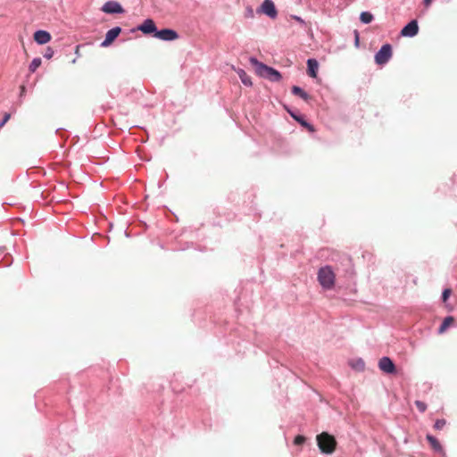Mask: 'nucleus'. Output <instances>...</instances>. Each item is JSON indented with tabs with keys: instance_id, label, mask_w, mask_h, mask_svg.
Instances as JSON below:
<instances>
[{
	"instance_id": "nucleus-1",
	"label": "nucleus",
	"mask_w": 457,
	"mask_h": 457,
	"mask_svg": "<svg viewBox=\"0 0 457 457\" xmlns=\"http://www.w3.org/2000/svg\"><path fill=\"white\" fill-rule=\"evenodd\" d=\"M250 62L256 68V72L271 81H278L281 79V74L275 69L269 67L260 62L256 58H250Z\"/></svg>"
},
{
	"instance_id": "nucleus-2",
	"label": "nucleus",
	"mask_w": 457,
	"mask_h": 457,
	"mask_svg": "<svg viewBox=\"0 0 457 457\" xmlns=\"http://www.w3.org/2000/svg\"><path fill=\"white\" fill-rule=\"evenodd\" d=\"M316 439L318 446L322 453L331 454L335 452L337 443L332 435L327 432H322L317 436Z\"/></svg>"
},
{
	"instance_id": "nucleus-3",
	"label": "nucleus",
	"mask_w": 457,
	"mask_h": 457,
	"mask_svg": "<svg viewBox=\"0 0 457 457\" xmlns=\"http://www.w3.org/2000/svg\"><path fill=\"white\" fill-rule=\"evenodd\" d=\"M336 275L330 266H325L318 271V281L325 289H331L335 285Z\"/></svg>"
},
{
	"instance_id": "nucleus-4",
	"label": "nucleus",
	"mask_w": 457,
	"mask_h": 457,
	"mask_svg": "<svg viewBox=\"0 0 457 457\" xmlns=\"http://www.w3.org/2000/svg\"><path fill=\"white\" fill-rule=\"evenodd\" d=\"M393 50L390 44H385L379 49V51L375 54V62L378 65L386 64L392 57Z\"/></svg>"
},
{
	"instance_id": "nucleus-5",
	"label": "nucleus",
	"mask_w": 457,
	"mask_h": 457,
	"mask_svg": "<svg viewBox=\"0 0 457 457\" xmlns=\"http://www.w3.org/2000/svg\"><path fill=\"white\" fill-rule=\"evenodd\" d=\"M154 37L163 41H173L179 38V34L171 29H163L157 30Z\"/></svg>"
},
{
	"instance_id": "nucleus-6",
	"label": "nucleus",
	"mask_w": 457,
	"mask_h": 457,
	"mask_svg": "<svg viewBox=\"0 0 457 457\" xmlns=\"http://www.w3.org/2000/svg\"><path fill=\"white\" fill-rule=\"evenodd\" d=\"M101 10L105 13H123L124 9L122 6L115 1H108L106 2L101 8Z\"/></svg>"
},
{
	"instance_id": "nucleus-7",
	"label": "nucleus",
	"mask_w": 457,
	"mask_h": 457,
	"mask_svg": "<svg viewBox=\"0 0 457 457\" xmlns=\"http://www.w3.org/2000/svg\"><path fill=\"white\" fill-rule=\"evenodd\" d=\"M261 12L274 19L278 15L277 9L271 0H264L261 5Z\"/></svg>"
},
{
	"instance_id": "nucleus-8",
	"label": "nucleus",
	"mask_w": 457,
	"mask_h": 457,
	"mask_svg": "<svg viewBox=\"0 0 457 457\" xmlns=\"http://www.w3.org/2000/svg\"><path fill=\"white\" fill-rule=\"evenodd\" d=\"M419 32V26L417 21L413 20L409 22L401 30V35L403 37H414Z\"/></svg>"
},
{
	"instance_id": "nucleus-9",
	"label": "nucleus",
	"mask_w": 457,
	"mask_h": 457,
	"mask_svg": "<svg viewBox=\"0 0 457 457\" xmlns=\"http://www.w3.org/2000/svg\"><path fill=\"white\" fill-rule=\"evenodd\" d=\"M379 369L387 374H392L395 371V366L392 360L388 357H383L378 361Z\"/></svg>"
},
{
	"instance_id": "nucleus-10",
	"label": "nucleus",
	"mask_w": 457,
	"mask_h": 457,
	"mask_svg": "<svg viewBox=\"0 0 457 457\" xmlns=\"http://www.w3.org/2000/svg\"><path fill=\"white\" fill-rule=\"evenodd\" d=\"M121 29L120 27H115L107 31L105 35V39L102 42L101 46L106 47L110 46L120 35Z\"/></svg>"
},
{
	"instance_id": "nucleus-11",
	"label": "nucleus",
	"mask_w": 457,
	"mask_h": 457,
	"mask_svg": "<svg viewBox=\"0 0 457 457\" xmlns=\"http://www.w3.org/2000/svg\"><path fill=\"white\" fill-rule=\"evenodd\" d=\"M137 29L144 34H151L157 31L155 23L152 19H146L144 21V22Z\"/></svg>"
},
{
	"instance_id": "nucleus-12",
	"label": "nucleus",
	"mask_w": 457,
	"mask_h": 457,
	"mask_svg": "<svg viewBox=\"0 0 457 457\" xmlns=\"http://www.w3.org/2000/svg\"><path fill=\"white\" fill-rule=\"evenodd\" d=\"M51 38L50 33L46 30H37L34 33V40L39 45L48 43Z\"/></svg>"
},
{
	"instance_id": "nucleus-13",
	"label": "nucleus",
	"mask_w": 457,
	"mask_h": 457,
	"mask_svg": "<svg viewBox=\"0 0 457 457\" xmlns=\"http://www.w3.org/2000/svg\"><path fill=\"white\" fill-rule=\"evenodd\" d=\"M319 63L315 59H309L307 61V73L312 78L317 77Z\"/></svg>"
},
{
	"instance_id": "nucleus-14",
	"label": "nucleus",
	"mask_w": 457,
	"mask_h": 457,
	"mask_svg": "<svg viewBox=\"0 0 457 457\" xmlns=\"http://www.w3.org/2000/svg\"><path fill=\"white\" fill-rule=\"evenodd\" d=\"M454 322V319L452 316H448L445 318L442 324L440 325L438 328V332L440 334L444 333L450 326H452Z\"/></svg>"
},
{
	"instance_id": "nucleus-15",
	"label": "nucleus",
	"mask_w": 457,
	"mask_h": 457,
	"mask_svg": "<svg viewBox=\"0 0 457 457\" xmlns=\"http://www.w3.org/2000/svg\"><path fill=\"white\" fill-rule=\"evenodd\" d=\"M427 440L428 441V443L430 444L431 447L435 451H436V452H441L442 451V446H441L440 443L438 442V440L436 437H434L431 435H427Z\"/></svg>"
},
{
	"instance_id": "nucleus-16",
	"label": "nucleus",
	"mask_w": 457,
	"mask_h": 457,
	"mask_svg": "<svg viewBox=\"0 0 457 457\" xmlns=\"http://www.w3.org/2000/svg\"><path fill=\"white\" fill-rule=\"evenodd\" d=\"M237 74L242 81V83L245 86H251L252 85V80H251V78L247 75V73L242 70V69H239L237 71Z\"/></svg>"
},
{
	"instance_id": "nucleus-17",
	"label": "nucleus",
	"mask_w": 457,
	"mask_h": 457,
	"mask_svg": "<svg viewBox=\"0 0 457 457\" xmlns=\"http://www.w3.org/2000/svg\"><path fill=\"white\" fill-rule=\"evenodd\" d=\"M292 93L295 96H300L301 98H303L305 101H308L310 99L309 95L297 86H294L292 87Z\"/></svg>"
},
{
	"instance_id": "nucleus-18",
	"label": "nucleus",
	"mask_w": 457,
	"mask_h": 457,
	"mask_svg": "<svg viewBox=\"0 0 457 457\" xmlns=\"http://www.w3.org/2000/svg\"><path fill=\"white\" fill-rule=\"evenodd\" d=\"M360 20L361 22L368 24L370 23L373 20V15L368 12H362L360 15Z\"/></svg>"
},
{
	"instance_id": "nucleus-19",
	"label": "nucleus",
	"mask_w": 457,
	"mask_h": 457,
	"mask_svg": "<svg viewBox=\"0 0 457 457\" xmlns=\"http://www.w3.org/2000/svg\"><path fill=\"white\" fill-rule=\"evenodd\" d=\"M42 62L40 58H34L29 66L30 72H35L36 70L41 65Z\"/></svg>"
},
{
	"instance_id": "nucleus-20",
	"label": "nucleus",
	"mask_w": 457,
	"mask_h": 457,
	"mask_svg": "<svg viewBox=\"0 0 457 457\" xmlns=\"http://www.w3.org/2000/svg\"><path fill=\"white\" fill-rule=\"evenodd\" d=\"M293 118L297 120L302 126L307 128L310 131H314V128L309 124L308 122H306L304 120H303L302 118H299V117H296L295 115H292Z\"/></svg>"
},
{
	"instance_id": "nucleus-21",
	"label": "nucleus",
	"mask_w": 457,
	"mask_h": 457,
	"mask_svg": "<svg viewBox=\"0 0 457 457\" xmlns=\"http://www.w3.org/2000/svg\"><path fill=\"white\" fill-rule=\"evenodd\" d=\"M415 405L420 412H425L427 410V404L422 401H415Z\"/></svg>"
},
{
	"instance_id": "nucleus-22",
	"label": "nucleus",
	"mask_w": 457,
	"mask_h": 457,
	"mask_svg": "<svg viewBox=\"0 0 457 457\" xmlns=\"http://www.w3.org/2000/svg\"><path fill=\"white\" fill-rule=\"evenodd\" d=\"M446 424V421L445 420L442 419V420H437L436 422H435V425H434V428L436 429H442Z\"/></svg>"
},
{
	"instance_id": "nucleus-23",
	"label": "nucleus",
	"mask_w": 457,
	"mask_h": 457,
	"mask_svg": "<svg viewBox=\"0 0 457 457\" xmlns=\"http://www.w3.org/2000/svg\"><path fill=\"white\" fill-rule=\"evenodd\" d=\"M451 294H452V290L450 288L445 289L442 294L443 302H446L448 300V298L450 297Z\"/></svg>"
},
{
	"instance_id": "nucleus-24",
	"label": "nucleus",
	"mask_w": 457,
	"mask_h": 457,
	"mask_svg": "<svg viewBox=\"0 0 457 457\" xmlns=\"http://www.w3.org/2000/svg\"><path fill=\"white\" fill-rule=\"evenodd\" d=\"M304 442H305V437L303 436H300V435L296 436L294 440V444L296 445H303Z\"/></svg>"
},
{
	"instance_id": "nucleus-25",
	"label": "nucleus",
	"mask_w": 457,
	"mask_h": 457,
	"mask_svg": "<svg viewBox=\"0 0 457 457\" xmlns=\"http://www.w3.org/2000/svg\"><path fill=\"white\" fill-rule=\"evenodd\" d=\"M54 55V50L51 47H47L44 54V57L46 59H51Z\"/></svg>"
},
{
	"instance_id": "nucleus-26",
	"label": "nucleus",
	"mask_w": 457,
	"mask_h": 457,
	"mask_svg": "<svg viewBox=\"0 0 457 457\" xmlns=\"http://www.w3.org/2000/svg\"><path fill=\"white\" fill-rule=\"evenodd\" d=\"M11 114L4 113L3 120L0 122V128L4 127V124L10 120Z\"/></svg>"
},
{
	"instance_id": "nucleus-27",
	"label": "nucleus",
	"mask_w": 457,
	"mask_h": 457,
	"mask_svg": "<svg viewBox=\"0 0 457 457\" xmlns=\"http://www.w3.org/2000/svg\"><path fill=\"white\" fill-rule=\"evenodd\" d=\"M355 44H356V46H358V44H359V35L357 32H355Z\"/></svg>"
},
{
	"instance_id": "nucleus-28",
	"label": "nucleus",
	"mask_w": 457,
	"mask_h": 457,
	"mask_svg": "<svg viewBox=\"0 0 457 457\" xmlns=\"http://www.w3.org/2000/svg\"><path fill=\"white\" fill-rule=\"evenodd\" d=\"M25 86H21V96H22L25 93Z\"/></svg>"
},
{
	"instance_id": "nucleus-29",
	"label": "nucleus",
	"mask_w": 457,
	"mask_h": 457,
	"mask_svg": "<svg viewBox=\"0 0 457 457\" xmlns=\"http://www.w3.org/2000/svg\"><path fill=\"white\" fill-rule=\"evenodd\" d=\"M294 19H295V21H297L298 22H301V23H303V21L300 17H298V16H295V17H294Z\"/></svg>"
},
{
	"instance_id": "nucleus-30",
	"label": "nucleus",
	"mask_w": 457,
	"mask_h": 457,
	"mask_svg": "<svg viewBox=\"0 0 457 457\" xmlns=\"http://www.w3.org/2000/svg\"><path fill=\"white\" fill-rule=\"evenodd\" d=\"M432 0H424V4L426 6H428L431 4Z\"/></svg>"
},
{
	"instance_id": "nucleus-31",
	"label": "nucleus",
	"mask_w": 457,
	"mask_h": 457,
	"mask_svg": "<svg viewBox=\"0 0 457 457\" xmlns=\"http://www.w3.org/2000/svg\"><path fill=\"white\" fill-rule=\"evenodd\" d=\"M79 46H76V53L79 51Z\"/></svg>"
}]
</instances>
